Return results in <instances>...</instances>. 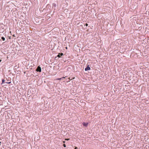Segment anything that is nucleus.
<instances>
[{
	"mask_svg": "<svg viewBox=\"0 0 149 149\" xmlns=\"http://www.w3.org/2000/svg\"><path fill=\"white\" fill-rule=\"evenodd\" d=\"M1 60H0V62H1Z\"/></svg>",
	"mask_w": 149,
	"mask_h": 149,
	"instance_id": "obj_18",
	"label": "nucleus"
},
{
	"mask_svg": "<svg viewBox=\"0 0 149 149\" xmlns=\"http://www.w3.org/2000/svg\"><path fill=\"white\" fill-rule=\"evenodd\" d=\"M65 140L68 141V140H69V139H65Z\"/></svg>",
	"mask_w": 149,
	"mask_h": 149,
	"instance_id": "obj_10",
	"label": "nucleus"
},
{
	"mask_svg": "<svg viewBox=\"0 0 149 149\" xmlns=\"http://www.w3.org/2000/svg\"><path fill=\"white\" fill-rule=\"evenodd\" d=\"M63 53H59V54L57 55V57H60V55L62 56L63 55Z\"/></svg>",
	"mask_w": 149,
	"mask_h": 149,
	"instance_id": "obj_4",
	"label": "nucleus"
},
{
	"mask_svg": "<svg viewBox=\"0 0 149 149\" xmlns=\"http://www.w3.org/2000/svg\"><path fill=\"white\" fill-rule=\"evenodd\" d=\"M90 69V68L89 66H87L85 68V70L86 71H87L88 70H89Z\"/></svg>",
	"mask_w": 149,
	"mask_h": 149,
	"instance_id": "obj_2",
	"label": "nucleus"
},
{
	"mask_svg": "<svg viewBox=\"0 0 149 149\" xmlns=\"http://www.w3.org/2000/svg\"><path fill=\"white\" fill-rule=\"evenodd\" d=\"M86 26H88V24L87 23L86 24Z\"/></svg>",
	"mask_w": 149,
	"mask_h": 149,
	"instance_id": "obj_11",
	"label": "nucleus"
},
{
	"mask_svg": "<svg viewBox=\"0 0 149 149\" xmlns=\"http://www.w3.org/2000/svg\"><path fill=\"white\" fill-rule=\"evenodd\" d=\"M18 73H17V74H16V76H17V74H18Z\"/></svg>",
	"mask_w": 149,
	"mask_h": 149,
	"instance_id": "obj_14",
	"label": "nucleus"
},
{
	"mask_svg": "<svg viewBox=\"0 0 149 149\" xmlns=\"http://www.w3.org/2000/svg\"><path fill=\"white\" fill-rule=\"evenodd\" d=\"M19 68V66H17V68Z\"/></svg>",
	"mask_w": 149,
	"mask_h": 149,
	"instance_id": "obj_16",
	"label": "nucleus"
},
{
	"mask_svg": "<svg viewBox=\"0 0 149 149\" xmlns=\"http://www.w3.org/2000/svg\"><path fill=\"white\" fill-rule=\"evenodd\" d=\"M36 70L38 72H41V70L40 67L39 66H38Z\"/></svg>",
	"mask_w": 149,
	"mask_h": 149,
	"instance_id": "obj_1",
	"label": "nucleus"
},
{
	"mask_svg": "<svg viewBox=\"0 0 149 149\" xmlns=\"http://www.w3.org/2000/svg\"><path fill=\"white\" fill-rule=\"evenodd\" d=\"M1 142H0V145H1Z\"/></svg>",
	"mask_w": 149,
	"mask_h": 149,
	"instance_id": "obj_17",
	"label": "nucleus"
},
{
	"mask_svg": "<svg viewBox=\"0 0 149 149\" xmlns=\"http://www.w3.org/2000/svg\"><path fill=\"white\" fill-rule=\"evenodd\" d=\"M1 39L3 41H4L5 40V38L3 37H2L1 38Z\"/></svg>",
	"mask_w": 149,
	"mask_h": 149,
	"instance_id": "obj_6",
	"label": "nucleus"
},
{
	"mask_svg": "<svg viewBox=\"0 0 149 149\" xmlns=\"http://www.w3.org/2000/svg\"><path fill=\"white\" fill-rule=\"evenodd\" d=\"M63 146H64V147H66V145L65 144H63Z\"/></svg>",
	"mask_w": 149,
	"mask_h": 149,
	"instance_id": "obj_9",
	"label": "nucleus"
},
{
	"mask_svg": "<svg viewBox=\"0 0 149 149\" xmlns=\"http://www.w3.org/2000/svg\"><path fill=\"white\" fill-rule=\"evenodd\" d=\"M65 48H66V49H67V47H65Z\"/></svg>",
	"mask_w": 149,
	"mask_h": 149,
	"instance_id": "obj_15",
	"label": "nucleus"
},
{
	"mask_svg": "<svg viewBox=\"0 0 149 149\" xmlns=\"http://www.w3.org/2000/svg\"><path fill=\"white\" fill-rule=\"evenodd\" d=\"M65 78V77H62L61 78H58V79H56V80H61V79H62L63 78Z\"/></svg>",
	"mask_w": 149,
	"mask_h": 149,
	"instance_id": "obj_7",
	"label": "nucleus"
},
{
	"mask_svg": "<svg viewBox=\"0 0 149 149\" xmlns=\"http://www.w3.org/2000/svg\"><path fill=\"white\" fill-rule=\"evenodd\" d=\"M82 124L84 126H87L88 125V123H83Z\"/></svg>",
	"mask_w": 149,
	"mask_h": 149,
	"instance_id": "obj_3",
	"label": "nucleus"
},
{
	"mask_svg": "<svg viewBox=\"0 0 149 149\" xmlns=\"http://www.w3.org/2000/svg\"><path fill=\"white\" fill-rule=\"evenodd\" d=\"M2 83H5V80L4 79H2Z\"/></svg>",
	"mask_w": 149,
	"mask_h": 149,
	"instance_id": "obj_8",
	"label": "nucleus"
},
{
	"mask_svg": "<svg viewBox=\"0 0 149 149\" xmlns=\"http://www.w3.org/2000/svg\"><path fill=\"white\" fill-rule=\"evenodd\" d=\"M65 141H63V143H65Z\"/></svg>",
	"mask_w": 149,
	"mask_h": 149,
	"instance_id": "obj_13",
	"label": "nucleus"
},
{
	"mask_svg": "<svg viewBox=\"0 0 149 149\" xmlns=\"http://www.w3.org/2000/svg\"><path fill=\"white\" fill-rule=\"evenodd\" d=\"M77 148L76 147H75L74 149H77Z\"/></svg>",
	"mask_w": 149,
	"mask_h": 149,
	"instance_id": "obj_12",
	"label": "nucleus"
},
{
	"mask_svg": "<svg viewBox=\"0 0 149 149\" xmlns=\"http://www.w3.org/2000/svg\"><path fill=\"white\" fill-rule=\"evenodd\" d=\"M7 81H8L7 82H5V83L10 84L11 83V80H8Z\"/></svg>",
	"mask_w": 149,
	"mask_h": 149,
	"instance_id": "obj_5",
	"label": "nucleus"
}]
</instances>
